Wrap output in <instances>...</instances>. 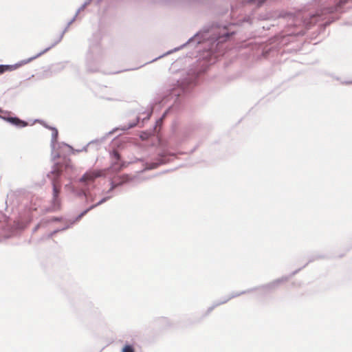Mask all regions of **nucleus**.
Listing matches in <instances>:
<instances>
[{
  "label": "nucleus",
  "mask_w": 352,
  "mask_h": 352,
  "mask_svg": "<svg viewBox=\"0 0 352 352\" xmlns=\"http://www.w3.org/2000/svg\"><path fill=\"white\" fill-rule=\"evenodd\" d=\"M234 32H229L226 31L225 29L223 30L222 32H217L216 29L214 28L213 25H207L202 28L199 32L194 34L192 37H190L186 43L180 45L179 47H175L173 50H169L167 52L164 53L163 55H161L151 62H153L164 56L172 54L173 52H177L183 49L186 45H190L193 47H197L199 44H201L206 41L211 40L214 43H216L217 47L219 43L226 42L227 40L230 38V36L234 35Z\"/></svg>",
  "instance_id": "obj_1"
},
{
  "label": "nucleus",
  "mask_w": 352,
  "mask_h": 352,
  "mask_svg": "<svg viewBox=\"0 0 352 352\" xmlns=\"http://www.w3.org/2000/svg\"><path fill=\"white\" fill-rule=\"evenodd\" d=\"M102 175L101 170L86 172L78 180L77 186L67 184L65 189L78 198H85V203H93L96 199V193L92 192L95 188L94 180Z\"/></svg>",
  "instance_id": "obj_2"
},
{
  "label": "nucleus",
  "mask_w": 352,
  "mask_h": 352,
  "mask_svg": "<svg viewBox=\"0 0 352 352\" xmlns=\"http://www.w3.org/2000/svg\"><path fill=\"white\" fill-rule=\"evenodd\" d=\"M69 166V160L64 164L54 162L52 170L46 175V177L50 179L52 186V199L51 201L52 211L60 209L61 176L63 170H67Z\"/></svg>",
  "instance_id": "obj_3"
},
{
  "label": "nucleus",
  "mask_w": 352,
  "mask_h": 352,
  "mask_svg": "<svg viewBox=\"0 0 352 352\" xmlns=\"http://www.w3.org/2000/svg\"><path fill=\"white\" fill-rule=\"evenodd\" d=\"M102 35L100 32L94 33L89 39V50L86 55V69L89 72H97L104 59V50L100 45Z\"/></svg>",
  "instance_id": "obj_4"
},
{
  "label": "nucleus",
  "mask_w": 352,
  "mask_h": 352,
  "mask_svg": "<svg viewBox=\"0 0 352 352\" xmlns=\"http://www.w3.org/2000/svg\"><path fill=\"white\" fill-rule=\"evenodd\" d=\"M199 78V74L190 71L176 81L175 84L169 85L165 91H163V98L175 97L177 98L182 94L190 91L196 85Z\"/></svg>",
  "instance_id": "obj_5"
},
{
  "label": "nucleus",
  "mask_w": 352,
  "mask_h": 352,
  "mask_svg": "<svg viewBox=\"0 0 352 352\" xmlns=\"http://www.w3.org/2000/svg\"><path fill=\"white\" fill-rule=\"evenodd\" d=\"M21 229L19 222L13 221L0 212V241L10 238L16 231Z\"/></svg>",
  "instance_id": "obj_6"
},
{
  "label": "nucleus",
  "mask_w": 352,
  "mask_h": 352,
  "mask_svg": "<svg viewBox=\"0 0 352 352\" xmlns=\"http://www.w3.org/2000/svg\"><path fill=\"white\" fill-rule=\"evenodd\" d=\"M300 270H301V268L296 270L294 271L292 273H291V274L289 276H282L281 278H277L271 283L263 285L260 286L255 289H256V290L258 289V290L261 291V292L263 294H270V293L272 292L273 291H274L279 286L280 284L287 281L291 277H292L296 274H297Z\"/></svg>",
  "instance_id": "obj_7"
},
{
  "label": "nucleus",
  "mask_w": 352,
  "mask_h": 352,
  "mask_svg": "<svg viewBox=\"0 0 352 352\" xmlns=\"http://www.w3.org/2000/svg\"><path fill=\"white\" fill-rule=\"evenodd\" d=\"M139 121H140V118L137 117L136 122H129L128 124L124 125L121 128H119V127L115 128V129H112L111 131H109L108 133H107L104 136L101 137L100 138H96L95 140H93L89 142L88 145H90L91 146H94L95 149L98 150L100 145L102 144V143H103L105 141V140L107 138V137L109 135L113 134L114 132H116L118 130L126 131L128 129L133 128L134 126H135L138 124V123H139Z\"/></svg>",
  "instance_id": "obj_8"
},
{
  "label": "nucleus",
  "mask_w": 352,
  "mask_h": 352,
  "mask_svg": "<svg viewBox=\"0 0 352 352\" xmlns=\"http://www.w3.org/2000/svg\"><path fill=\"white\" fill-rule=\"evenodd\" d=\"M10 112L6 111L4 115L0 114V118L6 121L17 128H23L28 126V122L20 119L17 116H10Z\"/></svg>",
  "instance_id": "obj_9"
},
{
  "label": "nucleus",
  "mask_w": 352,
  "mask_h": 352,
  "mask_svg": "<svg viewBox=\"0 0 352 352\" xmlns=\"http://www.w3.org/2000/svg\"><path fill=\"white\" fill-rule=\"evenodd\" d=\"M111 157L113 158V161L111 162V165L109 168L113 172H118L121 170L125 164L121 160V155L119 152L116 150H113L111 153Z\"/></svg>",
  "instance_id": "obj_10"
},
{
  "label": "nucleus",
  "mask_w": 352,
  "mask_h": 352,
  "mask_svg": "<svg viewBox=\"0 0 352 352\" xmlns=\"http://www.w3.org/2000/svg\"><path fill=\"white\" fill-rule=\"evenodd\" d=\"M41 55L42 54H40V52H39L34 56H32L27 59L22 60L14 65H3V64H1L2 67H3V68H2L3 72L5 73L6 72L14 71V70L16 69L17 68L20 67L21 66L30 63L31 61L37 58L38 57L41 56Z\"/></svg>",
  "instance_id": "obj_11"
},
{
  "label": "nucleus",
  "mask_w": 352,
  "mask_h": 352,
  "mask_svg": "<svg viewBox=\"0 0 352 352\" xmlns=\"http://www.w3.org/2000/svg\"><path fill=\"white\" fill-rule=\"evenodd\" d=\"M50 129L52 131V139H51V149H52V160L55 162L57 158L60 157V153L55 151L56 146L58 144L57 139L58 135V132L56 128L55 127H50Z\"/></svg>",
  "instance_id": "obj_12"
},
{
  "label": "nucleus",
  "mask_w": 352,
  "mask_h": 352,
  "mask_svg": "<svg viewBox=\"0 0 352 352\" xmlns=\"http://www.w3.org/2000/svg\"><path fill=\"white\" fill-rule=\"evenodd\" d=\"M167 162H168L167 155L164 153L160 154V155H159V156L157 159V161L155 162H151L150 164H146V169L151 170V169L156 168L159 166L166 164Z\"/></svg>",
  "instance_id": "obj_13"
},
{
  "label": "nucleus",
  "mask_w": 352,
  "mask_h": 352,
  "mask_svg": "<svg viewBox=\"0 0 352 352\" xmlns=\"http://www.w3.org/2000/svg\"><path fill=\"white\" fill-rule=\"evenodd\" d=\"M68 28L69 27H67V25L65 28V29L63 30V32H61L60 36L58 37V38L51 45H50L49 47H46L43 51L40 52V54H42V55L44 54L45 53L48 52L50 50H51L52 47L56 46L58 43H60L61 41V40L63 39L64 34L67 31Z\"/></svg>",
  "instance_id": "obj_14"
},
{
  "label": "nucleus",
  "mask_w": 352,
  "mask_h": 352,
  "mask_svg": "<svg viewBox=\"0 0 352 352\" xmlns=\"http://www.w3.org/2000/svg\"><path fill=\"white\" fill-rule=\"evenodd\" d=\"M130 178L129 175H124L122 180L118 183H116L113 181L111 182V188L107 191V194H110L116 187L122 186L124 183L129 182Z\"/></svg>",
  "instance_id": "obj_15"
},
{
  "label": "nucleus",
  "mask_w": 352,
  "mask_h": 352,
  "mask_svg": "<svg viewBox=\"0 0 352 352\" xmlns=\"http://www.w3.org/2000/svg\"><path fill=\"white\" fill-rule=\"evenodd\" d=\"M90 210H91V209H89V207H88L87 208H86L85 210H84L83 211H82L73 220H71L70 221V223L68 224V225H70V228L72 227V225H74L76 222L78 221L79 220L81 219V218L82 217H84L86 214H87V212H89Z\"/></svg>",
  "instance_id": "obj_16"
},
{
  "label": "nucleus",
  "mask_w": 352,
  "mask_h": 352,
  "mask_svg": "<svg viewBox=\"0 0 352 352\" xmlns=\"http://www.w3.org/2000/svg\"><path fill=\"white\" fill-rule=\"evenodd\" d=\"M113 197L112 195L105 196L102 197L101 199H100L97 203L91 204L89 207V209L93 210L95 208L98 207V206L105 203L107 201Z\"/></svg>",
  "instance_id": "obj_17"
},
{
  "label": "nucleus",
  "mask_w": 352,
  "mask_h": 352,
  "mask_svg": "<svg viewBox=\"0 0 352 352\" xmlns=\"http://www.w3.org/2000/svg\"><path fill=\"white\" fill-rule=\"evenodd\" d=\"M256 289L254 288H252V289H248V290H244V291H241L240 292H232L230 296V297L231 298V299L234 298H236V297H238L242 294H248V293H250V292H252L254 291H255Z\"/></svg>",
  "instance_id": "obj_18"
},
{
  "label": "nucleus",
  "mask_w": 352,
  "mask_h": 352,
  "mask_svg": "<svg viewBox=\"0 0 352 352\" xmlns=\"http://www.w3.org/2000/svg\"><path fill=\"white\" fill-rule=\"evenodd\" d=\"M70 228V225H66L63 228H58L56 230H54V231L51 232L47 235V239H51L54 234L58 233L59 232L66 230L67 229Z\"/></svg>",
  "instance_id": "obj_19"
},
{
  "label": "nucleus",
  "mask_w": 352,
  "mask_h": 352,
  "mask_svg": "<svg viewBox=\"0 0 352 352\" xmlns=\"http://www.w3.org/2000/svg\"><path fill=\"white\" fill-rule=\"evenodd\" d=\"M45 183V179L44 177H43L40 181H38V182H33L32 184H31V187L32 188H41L43 186H44Z\"/></svg>",
  "instance_id": "obj_20"
},
{
  "label": "nucleus",
  "mask_w": 352,
  "mask_h": 352,
  "mask_svg": "<svg viewBox=\"0 0 352 352\" xmlns=\"http://www.w3.org/2000/svg\"><path fill=\"white\" fill-rule=\"evenodd\" d=\"M218 306H219V305H217V301H214L212 303V305L208 308V309L204 316H207L208 315H209L214 310V309Z\"/></svg>",
  "instance_id": "obj_21"
},
{
  "label": "nucleus",
  "mask_w": 352,
  "mask_h": 352,
  "mask_svg": "<svg viewBox=\"0 0 352 352\" xmlns=\"http://www.w3.org/2000/svg\"><path fill=\"white\" fill-rule=\"evenodd\" d=\"M122 352H135V350L132 345L126 344L123 346Z\"/></svg>",
  "instance_id": "obj_22"
},
{
  "label": "nucleus",
  "mask_w": 352,
  "mask_h": 352,
  "mask_svg": "<svg viewBox=\"0 0 352 352\" xmlns=\"http://www.w3.org/2000/svg\"><path fill=\"white\" fill-rule=\"evenodd\" d=\"M230 300H231V298L230 297V296H225V297L222 298L219 300H216V301L217 302V305H219H219H223V304L226 303Z\"/></svg>",
  "instance_id": "obj_23"
},
{
  "label": "nucleus",
  "mask_w": 352,
  "mask_h": 352,
  "mask_svg": "<svg viewBox=\"0 0 352 352\" xmlns=\"http://www.w3.org/2000/svg\"><path fill=\"white\" fill-rule=\"evenodd\" d=\"M62 144L65 146L68 147L72 153L82 152V151H80V149H74L72 146H71L70 145H69L67 144L62 143Z\"/></svg>",
  "instance_id": "obj_24"
},
{
  "label": "nucleus",
  "mask_w": 352,
  "mask_h": 352,
  "mask_svg": "<svg viewBox=\"0 0 352 352\" xmlns=\"http://www.w3.org/2000/svg\"><path fill=\"white\" fill-rule=\"evenodd\" d=\"M61 220H62V217H54L50 220H49V222L60 221Z\"/></svg>",
  "instance_id": "obj_25"
},
{
  "label": "nucleus",
  "mask_w": 352,
  "mask_h": 352,
  "mask_svg": "<svg viewBox=\"0 0 352 352\" xmlns=\"http://www.w3.org/2000/svg\"><path fill=\"white\" fill-rule=\"evenodd\" d=\"M87 6L83 3L76 11V14L78 15V14L82 11Z\"/></svg>",
  "instance_id": "obj_26"
},
{
  "label": "nucleus",
  "mask_w": 352,
  "mask_h": 352,
  "mask_svg": "<svg viewBox=\"0 0 352 352\" xmlns=\"http://www.w3.org/2000/svg\"><path fill=\"white\" fill-rule=\"evenodd\" d=\"M77 16H78V15H76V14H75V15L74 16V17H73V18H72V19H71V20L67 23V27H69V25H70L72 23H74V22L75 21V20H76V19Z\"/></svg>",
  "instance_id": "obj_27"
},
{
  "label": "nucleus",
  "mask_w": 352,
  "mask_h": 352,
  "mask_svg": "<svg viewBox=\"0 0 352 352\" xmlns=\"http://www.w3.org/2000/svg\"><path fill=\"white\" fill-rule=\"evenodd\" d=\"M35 122H38L41 123L45 128L50 129V126H48L47 124H45L43 120H36Z\"/></svg>",
  "instance_id": "obj_28"
},
{
  "label": "nucleus",
  "mask_w": 352,
  "mask_h": 352,
  "mask_svg": "<svg viewBox=\"0 0 352 352\" xmlns=\"http://www.w3.org/2000/svg\"><path fill=\"white\" fill-rule=\"evenodd\" d=\"M151 113H152V111L149 112V113L147 114V116H146L145 118H144L142 119V123H144V121L149 120V118H150V116H151Z\"/></svg>",
  "instance_id": "obj_29"
},
{
  "label": "nucleus",
  "mask_w": 352,
  "mask_h": 352,
  "mask_svg": "<svg viewBox=\"0 0 352 352\" xmlns=\"http://www.w3.org/2000/svg\"><path fill=\"white\" fill-rule=\"evenodd\" d=\"M166 113H164V115L162 116V117L161 118H160L159 120H156V123H155V128H156L157 125L158 124H160L162 122V118L164 117Z\"/></svg>",
  "instance_id": "obj_30"
},
{
  "label": "nucleus",
  "mask_w": 352,
  "mask_h": 352,
  "mask_svg": "<svg viewBox=\"0 0 352 352\" xmlns=\"http://www.w3.org/2000/svg\"><path fill=\"white\" fill-rule=\"evenodd\" d=\"M89 146H90V145H88V143H87L85 146H84L80 149V151H82H82H87V148H88Z\"/></svg>",
  "instance_id": "obj_31"
},
{
  "label": "nucleus",
  "mask_w": 352,
  "mask_h": 352,
  "mask_svg": "<svg viewBox=\"0 0 352 352\" xmlns=\"http://www.w3.org/2000/svg\"><path fill=\"white\" fill-rule=\"evenodd\" d=\"M102 98L108 100H116L117 99L115 98H113V97H105V96H102Z\"/></svg>",
  "instance_id": "obj_32"
},
{
  "label": "nucleus",
  "mask_w": 352,
  "mask_h": 352,
  "mask_svg": "<svg viewBox=\"0 0 352 352\" xmlns=\"http://www.w3.org/2000/svg\"><path fill=\"white\" fill-rule=\"evenodd\" d=\"M92 0H86L85 2H84V4L87 6L91 2Z\"/></svg>",
  "instance_id": "obj_33"
},
{
  "label": "nucleus",
  "mask_w": 352,
  "mask_h": 352,
  "mask_svg": "<svg viewBox=\"0 0 352 352\" xmlns=\"http://www.w3.org/2000/svg\"><path fill=\"white\" fill-rule=\"evenodd\" d=\"M2 68H3V67H2V65L1 64V65H0V75H1V74H3V69H2Z\"/></svg>",
  "instance_id": "obj_34"
},
{
  "label": "nucleus",
  "mask_w": 352,
  "mask_h": 352,
  "mask_svg": "<svg viewBox=\"0 0 352 352\" xmlns=\"http://www.w3.org/2000/svg\"><path fill=\"white\" fill-rule=\"evenodd\" d=\"M342 83L346 85L352 84V81H344Z\"/></svg>",
  "instance_id": "obj_35"
},
{
  "label": "nucleus",
  "mask_w": 352,
  "mask_h": 352,
  "mask_svg": "<svg viewBox=\"0 0 352 352\" xmlns=\"http://www.w3.org/2000/svg\"><path fill=\"white\" fill-rule=\"evenodd\" d=\"M39 227V224H38L34 229V232L36 231Z\"/></svg>",
  "instance_id": "obj_36"
},
{
  "label": "nucleus",
  "mask_w": 352,
  "mask_h": 352,
  "mask_svg": "<svg viewBox=\"0 0 352 352\" xmlns=\"http://www.w3.org/2000/svg\"><path fill=\"white\" fill-rule=\"evenodd\" d=\"M162 320H166V321L167 320V319L166 318H162Z\"/></svg>",
  "instance_id": "obj_37"
},
{
  "label": "nucleus",
  "mask_w": 352,
  "mask_h": 352,
  "mask_svg": "<svg viewBox=\"0 0 352 352\" xmlns=\"http://www.w3.org/2000/svg\"><path fill=\"white\" fill-rule=\"evenodd\" d=\"M30 208L32 209V210H36V208H32V207Z\"/></svg>",
  "instance_id": "obj_38"
}]
</instances>
